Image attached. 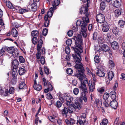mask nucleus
I'll list each match as a JSON object with an SVG mask.
<instances>
[{"mask_svg": "<svg viewBox=\"0 0 125 125\" xmlns=\"http://www.w3.org/2000/svg\"><path fill=\"white\" fill-rule=\"evenodd\" d=\"M80 54H79V55L77 54H73L72 56L76 64L75 66V67L76 69V72L78 73L77 74H75L74 76L78 78L81 83H84L83 79L85 75L84 73V70L83 65L81 62V59Z\"/></svg>", "mask_w": 125, "mask_h": 125, "instance_id": "obj_1", "label": "nucleus"}, {"mask_svg": "<svg viewBox=\"0 0 125 125\" xmlns=\"http://www.w3.org/2000/svg\"><path fill=\"white\" fill-rule=\"evenodd\" d=\"M73 39L75 40V47H72L75 52V54H77L79 55V54H81L83 52V47L82 45L83 44V39L81 35L78 34L77 35L74 36Z\"/></svg>", "mask_w": 125, "mask_h": 125, "instance_id": "obj_2", "label": "nucleus"}, {"mask_svg": "<svg viewBox=\"0 0 125 125\" xmlns=\"http://www.w3.org/2000/svg\"><path fill=\"white\" fill-rule=\"evenodd\" d=\"M79 88L81 92L82 96L83 97V99L85 103H86L87 100L86 94L88 93V91L86 85L84 83H82L79 85Z\"/></svg>", "mask_w": 125, "mask_h": 125, "instance_id": "obj_3", "label": "nucleus"}, {"mask_svg": "<svg viewBox=\"0 0 125 125\" xmlns=\"http://www.w3.org/2000/svg\"><path fill=\"white\" fill-rule=\"evenodd\" d=\"M52 5L53 7H51L49 9L50 10L48 11L46 15L49 17H51L53 14V12L56 9V7L58 6L60 3L59 0H54L52 2Z\"/></svg>", "mask_w": 125, "mask_h": 125, "instance_id": "obj_4", "label": "nucleus"}, {"mask_svg": "<svg viewBox=\"0 0 125 125\" xmlns=\"http://www.w3.org/2000/svg\"><path fill=\"white\" fill-rule=\"evenodd\" d=\"M81 106L78 103H75V104L73 106L69 107L68 110L69 112L70 113H72L73 111H75V110L78 109L80 110L81 109Z\"/></svg>", "mask_w": 125, "mask_h": 125, "instance_id": "obj_5", "label": "nucleus"}, {"mask_svg": "<svg viewBox=\"0 0 125 125\" xmlns=\"http://www.w3.org/2000/svg\"><path fill=\"white\" fill-rule=\"evenodd\" d=\"M87 25V24L85 23H82L81 25V33L84 38H85L87 36L86 32L87 30V28L86 27Z\"/></svg>", "mask_w": 125, "mask_h": 125, "instance_id": "obj_6", "label": "nucleus"}, {"mask_svg": "<svg viewBox=\"0 0 125 125\" xmlns=\"http://www.w3.org/2000/svg\"><path fill=\"white\" fill-rule=\"evenodd\" d=\"M96 21L99 23H102L104 22L105 17L103 14L101 13L98 14L96 17Z\"/></svg>", "mask_w": 125, "mask_h": 125, "instance_id": "obj_7", "label": "nucleus"}, {"mask_svg": "<svg viewBox=\"0 0 125 125\" xmlns=\"http://www.w3.org/2000/svg\"><path fill=\"white\" fill-rule=\"evenodd\" d=\"M101 49L102 51L105 52H108L110 55H112V52L110 50L109 47L105 44H103L102 45Z\"/></svg>", "mask_w": 125, "mask_h": 125, "instance_id": "obj_8", "label": "nucleus"}, {"mask_svg": "<svg viewBox=\"0 0 125 125\" xmlns=\"http://www.w3.org/2000/svg\"><path fill=\"white\" fill-rule=\"evenodd\" d=\"M88 7L87 6H85V7L82 6L80 8L79 12L81 14L83 13L85 14L87 13H89L88 12Z\"/></svg>", "mask_w": 125, "mask_h": 125, "instance_id": "obj_9", "label": "nucleus"}, {"mask_svg": "<svg viewBox=\"0 0 125 125\" xmlns=\"http://www.w3.org/2000/svg\"><path fill=\"white\" fill-rule=\"evenodd\" d=\"M102 30L103 31L107 32L109 30V26L107 22L104 23L102 25Z\"/></svg>", "mask_w": 125, "mask_h": 125, "instance_id": "obj_10", "label": "nucleus"}, {"mask_svg": "<svg viewBox=\"0 0 125 125\" xmlns=\"http://www.w3.org/2000/svg\"><path fill=\"white\" fill-rule=\"evenodd\" d=\"M88 86L89 91L91 92L94 91L95 89V83L94 82H92L90 81L88 83Z\"/></svg>", "mask_w": 125, "mask_h": 125, "instance_id": "obj_11", "label": "nucleus"}, {"mask_svg": "<svg viewBox=\"0 0 125 125\" xmlns=\"http://www.w3.org/2000/svg\"><path fill=\"white\" fill-rule=\"evenodd\" d=\"M121 3V0H115L112 2L113 5L115 7L118 8L120 6Z\"/></svg>", "mask_w": 125, "mask_h": 125, "instance_id": "obj_12", "label": "nucleus"}, {"mask_svg": "<svg viewBox=\"0 0 125 125\" xmlns=\"http://www.w3.org/2000/svg\"><path fill=\"white\" fill-rule=\"evenodd\" d=\"M64 96L65 100L67 101H70V102H72L73 99V97L70 96V95L67 93L65 94Z\"/></svg>", "mask_w": 125, "mask_h": 125, "instance_id": "obj_13", "label": "nucleus"}, {"mask_svg": "<svg viewBox=\"0 0 125 125\" xmlns=\"http://www.w3.org/2000/svg\"><path fill=\"white\" fill-rule=\"evenodd\" d=\"M117 102L115 100H113L110 103V105L114 109L117 108Z\"/></svg>", "mask_w": 125, "mask_h": 125, "instance_id": "obj_14", "label": "nucleus"}, {"mask_svg": "<svg viewBox=\"0 0 125 125\" xmlns=\"http://www.w3.org/2000/svg\"><path fill=\"white\" fill-rule=\"evenodd\" d=\"M89 13H87L85 14V17H83V22L82 23L87 24L89 23V21L88 16L89 15Z\"/></svg>", "mask_w": 125, "mask_h": 125, "instance_id": "obj_15", "label": "nucleus"}, {"mask_svg": "<svg viewBox=\"0 0 125 125\" xmlns=\"http://www.w3.org/2000/svg\"><path fill=\"white\" fill-rule=\"evenodd\" d=\"M96 74L98 76L102 77H104L105 76L104 72L100 69H98Z\"/></svg>", "mask_w": 125, "mask_h": 125, "instance_id": "obj_16", "label": "nucleus"}, {"mask_svg": "<svg viewBox=\"0 0 125 125\" xmlns=\"http://www.w3.org/2000/svg\"><path fill=\"white\" fill-rule=\"evenodd\" d=\"M47 88L44 89V92L46 93L49 92L50 91H52L53 90V87L50 83H49L47 86Z\"/></svg>", "mask_w": 125, "mask_h": 125, "instance_id": "obj_17", "label": "nucleus"}, {"mask_svg": "<svg viewBox=\"0 0 125 125\" xmlns=\"http://www.w3.org/2000/svg\"><path fill=\"white\" fill-rule=\"evenodd\" d=\"M112 48L116 50L119 47L118 43L115 41L113 42L111 44Z\"/></svg>", "mask_w": 125, "mask_h": 125, "instance_id": "obj_18", "label": "nucleus"}, {"mask_svg": "<svg viewBox=\"0 0 125 125\" xmlns=\"http://www.w3.org/2000/svg\"><path fill=\"white\" fill-rule=\"evenodd\" d=\"M19 62L17 60H14L12 62V65L13 68L16 69L18 67L19 64Z\"/></svg>", "mask_w": 125, "mask_h": 125, "instance_id": "obj_19", "label": "nucleus"}, {"mask_svg": "<svg viewBox=\"0 0 125 125\" xmlns=\"http://www.w3.org/2000/svg\"><path fill=\"white\" fill-rule=\"evenodd\" d=\"M107 74L109 80H111L114 75V72L112 71H109Z\"/></svg>", "mask_w": 125, "mask_h": 125, "instance_id": "obj_20", "label": "nucleus"}, {"mask_svg": "<svg viewBox=\"0 0 125 125\" xmlns=\"http://www.w3.org/2000/svg\"><path fill=\"white\" fill-rule=\"evenodd\" d=\"M95 103L98 108H100L101 107L102 105V102L101 100L96 99L95 101Z\"/></svg>", "mask_w": 125, "mask_h": 125, "instance_id": "obj_21", "label": "nucleus"}, {"mask_svg": "<svg viewBox=\"0 0 125 125\" xmlns=\"http://www.w3.org/2000/svg\"><path fill=\"white\" fill-rule=\"evenodd\" d=\"M11 34L13 36L16 37L18 35V33L17 31L14 28H13L11 30Z\"/></svg>", "mask_w": 125, "mask_h": 125, "instance_id": "obj_22", "label": "nucleus"}, {"mask_svg": "<svg viewBox=\"0 0 125 125\" xmlns=\"http://www.w3.org/2000/svg\"><path fill=\"white\" fill-rule=\"evenodd\" d=\"M65 121L67 125H73L74 124V120L71 118L69 119V120L66 119L65 120Z\"/></svg>", "mask_w": 125, "mask_h": 125, "instance_id": "obj_23", "label": "nucleus"}, {"mask_svg": "<svg viewBox=\"0 0 125 125\" xmlns=\"http://www.w3.org/2000/svg\"><path fill=\"white\" fill-rule=\"evenodd\" d=\"M31 10L34 11H36L37 8V5L36 3L35 2L33 3L31 5Z\"/></svg>", "mask_w": 125, "mask_h": 125, "instance_id": "obj_24", "label": "nucleus"}, {"mask_svg": "<svg viewBox=\"0 0 125 125\" xmlns=\"http://www.w3.org/2000/svg\"><path fill=\"white\" fill-rule=\"evenodd\" d=\"M110 94L113 100H115L116 97V93L114 91H112L110 93Z\"/></svg>", "mask_w": 125, "mask_h": 125, "instance_id": "obj_25", "label": "nucleus"}, {"mask_svg": "<svg viewBox=\"0 0 125 125\" xmlns=\"http://www.w3.org/2000/svg\"><path fill=\"white\" fill-rule=\"evenodd\" d=\"M26 88V85L24 82H22L19 84V89H25Z\"/></svg>", "mask_w": 125, "mask_h": 125, "instance_id": "obj_26", "label": "nucleus"}, {"mask_svg": "<svg viewBox=\"0 0 125 125\" xmlns=\"http://www.w3.org/2000/svg\"><path fill=\"white\" fill-rule=\"evenodd\" d=\"M43 44V41L41 40H40L38 42L37 46V50L40 51Z\"/></svg>", "mask_w": 125, "mask_h": 125, "instance_id": "obj_27", "label": "nucleus"}, {"mask_svg": "<svg viewBox=\"0 0 125 125\" xmlns=\"http://www.w3.org/2000/svg\"><path fill=\"white\" fill-rule=\"evenodd\" d=\"M33 87L35 90L40 91L42 89V86L41 85L37 84L36 85H34Z\"/></svg>", "mask_w": 125, "mask_h": 125, "instance_id": "obj_28", "label": "nucleus"}, {"mask_svg": "<svg viewBox=\"0 0 125 125\" xmlns=\"http://www.w3.org/2000/svg\"><path fill=\"white\" fill-rule=\"evenodd\" d=\"M6 4L7 6L9 8L11 9H14V7L10 1H7L6 2Z\"/></svg>", "mask_w": 125, "mask_h": 125, "instance_id": "obj_29", "label": "nucleus"}, {"mask_svg": "<svg viewBox=\"0 0 125 125\" xmlns=\"http://www.w3.org/2000/svg\"><path fill=\"white\" fill-rule=\"evenodd\" d=\"M112 32L115 35H117L118 34V29L116 27H114L112 29Z\"/></svg>", "mask_w": 125, "mask_h": 125, "instance_id": "obj_30", "label": "nucleus"}, {"mask_svg": "<svg viewBox=\"0 0 125 125\" xmlns=\"http://www.w3.org/2000/svg\"><path fill=\"white\" fill-rule=\"evenodd\" d=\"M125 24V21L122 20H119L118 22V26L121 28H123L124 27Z\"/></svg>", "mask_w": 125, "mask_h": 125, "instance_id": "obj_31", "label": "nucleus"}, {"mask_svg": "<svg viewBox=\"0 0 125 125\" xmlns=\"http://www.w3.org/2000/svg\"><path fill=\"white\" fill-rule=\"evenodd\" d=\"M7 50L8 52L10 53L13 52L16 50H15L14 48L13 47H8L7 48Z\"/></svg>", "mask_w": 125, "mask_h": 125, "instance_id": "obj_32", "label": "nucleus"}, {"mask_svg": "<svg viewBox=\"0 0 125 125\" xmlns=\"http://www.w3.org/2000/svg\"><path fill=\"white\" fill-rule=\"evenodd\" d=\"M25 72V69L22 68H19V73L20 75H21L23 74Z\"/></svg>", "mask_w": 125, "mask_h": 125, "instance_id": "obj_33", "label": "nucleus"}, {"mask_svg": "<svg viewBox=\"0 0 125 125\" xmlns=\"http://www.w3.org/2000/svg\"><path fill=\"white\" fill-rule=\"evenodd\" d=\"M17 75V73L16 69H14L12 70V75L13 77H15Z\"/></svg>", "mask_w": 125, "mask_h": 125, "instance_id": "obj_34", "label": "nucleus"}, {"mask_svg": "<svg viewBox=\"0 0 125 125\" xmlns=\"http://www.w3.org/2000/svg\"><path fill=\"white\" fill-rule=\"evenodd\" d=\"M31 34L32 36L33 37H37L38 35V31H34L31 32Z\"/></svg>", "mask_w": 125, "mask_h": 125, "instance_id": "obj_35", "label": "nucleus"}, {"mask_svg": "<svg viewBox=\"0 0 125 125\" xmlns=\"http://www.w3.org/2000/svg\"><path fill=\"white\" fill-rule=\"evenodd\" d=\"M121 10H120L116 9L115 11V14L117 16H119L121 15Z\"/></svg>", "mask_w": 125, "mask_h": 125, "instance_id": "obj_36", "label": "nucleus"}, {"mask_svg": "<svg viewBox=\"0 0 125 125\" xmlns=\"http://www.w3.org/2000/svg\"><path fill=\"white\" fill-rule=\"evenodd\" d=\"M68 113V110L67 108L64 107L63 109L62 110V114L63 115H67Z\"/></svg>", "mask_w": 125, "mask_h": 125, "instance_id": "obj_37", "label": "nucleus"}, {"mask_svg": "<svg viewBox=\"0 0 125 125\" xmlns=\"http://www.w3.org/2000/svg\"><path fill=\"white\" fill-rule=\"evenodd\" d=\"M105 7V4L104 2L102 1L100 4V8L101 10H104Z\"/></svg>", "mask_w": 125, "mask_h": 125, "instance_id": "obj_38", "label": "nucleus"}, {"mask_svg": "<svg viewBox=\"0 0 125 125\" xmlns=\"http://www.w3.org/2000/svg\"><path fill=\"white\" fill-rule=\"evenodd\" d=\"M78 102L76 103H78L79 105L81 106V108L82 107L81 104H83V99L82 97H79L77 99Z\"/></svg>", "mask_w": 125, "mask_h": 125, "instance_id": "obj_39", "label": "nucleus"}, {"mask_svg": "<svg viewBox=\"0 0 125 125\" xmlns=\"http://www.w3.org/2000/svg\"><path fill=\"white\" fill-rule=\"evenodd\" d=\"M29 10V9L28 10H26L25 9V8H21L19 12L20 13L22 14L24 13L27 12V11Z\"/></svg>", "mask_w": 125, "mask_h": 125, "instance_id": "obj_40", "label": "nucleus"}, {"mask_svg": "<svg viewBox=\"0 0 125 125\" xmlns=\"http://www.w3.org/2000/svg\"><path fill=\"white\" fill-rule=\"evenodd\" d=\"M108 123L107 120L104 119L103 120L102 122L100 123V125H107Z\"/></svg>", "mask_w": 125, "mask_h": 125, "instance_id": "obj_41", "label": "nucleus"}, {"mask_svg": "<svg viewBox=\"0 0 125 125\" xmlns=\"http://www.w3.org/2000/svg\"><path fill=\"white\" fill-rule=\"evenodd\" d=\"M67 73L69 75L73 73V70L70 68H68L66 70Z\"/></svg>", "mask_w": 125, "mask_h": 125, "instance_id": "obj_42", "label": "nucleus"}, {"mask_svg": "<svg viewBox=\"0 0 125 125\" xmlns=\"http://www.w3.org/2000/svg\"><path fill=\"white\" fill-rule=\"evenodd\" d=\"M109 96V94L107 93H105L103 96V98L104 100H106L107 99Z\"/></svg>", "mask_w": 125, "mask_h": 125, "instance_id": "obj_43", "label": "nucleus"}, {"mask_svg": "<svg viewBox=\"0 0 125 125\" xmlns=\"http://www.w3.org/2000/svg\"><path fill=\"white\" fill-rule=\"evenodd\" d=\"M50 83V82H48L47 81L46 79L43 78V84L44 85V86H48V83Z\"/></svg>", "mask_w": 125, "mask_h": 125, "instance_id": "obj_44", "label": "nucleus"}, {"mask_svg": "<svg viewBox=\"0 0 125 125\" xmlns=\"http://www.w3.org/2000/svg\"><path fill=\"white\" fill-rule=\"evenodd\" d=\"M65 53L68 55L69 54L70 52V49L69 47L67 46L65 48Z\"/></svg>", "mask_w": 125, "mask_h": 125, "instance_id": "obj_45", "label": "nucleus"}, {"mask_svg": "<svg viewBox=\"0 0 125 125\" xmlns=\"http://www.w3.org/2000/svg\"><path fill=\"white\" fill-rule=\"evenodd\" d=\"M94 62L97 63H98L99 62V58L98 56H95L94 58Z\"/></svg>", "mask_w": 125, "mask_h": 125, "instance_id": "obj_46", "label": "nucleus"}, {"mask_svg": "<svg viewBox=\"0 0 125 125\" xmlns=\"http://www.w3.org/2000/svg\"><path fill=\"white\" fill-rule=\"evenodd\" d=\"M19 60L20 62L21 63H23L25 61V60L23 58V57L22 56H20L19 58Z\"/></svg>", "mask_w": 125, "mask_h": 125, "instance_id": "obj_47", "label": "nucleus"}, {"mask_svg": "<svg viewBox=\"0 0 125 125\" xmlns=\"http://www.w3.org/2000/svg\"><path fill=\"white\" fill-rule=\"evenodd\" d=\"M14 90L15 89L14 87H10L9 91V93L10 94H12L13 93Z\"/></svg>", "mask_w": 125, "mask_h": 125, "instance_id": "obj_48", "label": "nucleus"}, {"mask_svg": "<svg viewBox=\"0 0 125 125\" xmlns=\"http://www.w3.org/2000/svg\"><path fill=\"white\" fill-rule=\"evenodd\" d=\"M99 43L103 44L104 42L105 41L104 39L102 38H100L98 40Z\"/></svg>", "mask_w": 125, "mask_h": 125, "instance_id": "obj_49", "label": "nucleus"}, {"mask_svg": "<svg viewBox=\"0 0 125 125\" xmlns=\"http://www.w3.org/2000/svg\"><path fill=\"white\" fill-rule=\"evenodd\" d=\"M62 105V103L60 101H57L56 105V107L58 108H60L61 106Z\"/></svg>", "mask_w": 125, "mask_h": 125, "instance_id": "obj_50", "label": "nucleus"}, {"mask_svg": "<svg viewBox=\"0 0 125 125\" xmlns=\"http://www.w3.org/2000/svg\"><path fill=\"white\" fill-rule=\"evenodd\" d=\"M48 32V30L46 28L44 29L42 31V34L43 35L45 36L46 35Z\"/></svg>", "mask_w": 125, "mask_h": 125, "instance_id": "obj_51", "label": "nucleus"}, {"mask_svg": "<svg viewBox=\"0 0 125 125\" xmlns=\"http://www.w3.org/2000/svg\"><path fill=\"white\" fill-rule=\"evenodd\" d=\"M32 43L34 44H36L37 42V40L36 37H34L33 38L32 40Z\"/></svg>", "mask_w": 125, "mask_h": 125, "instance_id": "obj_52", "label": "nucleus"}, {"mask_svg": "<svg viewBox=\"0 0 125 125\" xmlns=\"http://www.w3.org/2000/svg\"><path fill=\"white\" fill-rule=\"evenodd\" d=\"M46 96V98L48 99H51L53 98L52 95L50 93L47 94Z\"/></svg>", "mask_w": 125, "mask_h": 125, "instance_id": "obj_53", "label": "nucleus"}, {"mask_svg": "<svg viewBox=\"0 0 125 125\" xmlns=\"http://www.w3.org/2000/svg\"><path fill=\"white\" fill-rule=\"evenodd\" d=\"M72 42V40L71 39H68L66 41V43L68 45H70Z\"/></svg>", "mask_w": 125, "mask_h": 125, "instance_id": "obj_54", "label": "nucleus"}, {"mask_svg": "<svg viewBox=\"0 0 125 125\" xmlns=\"http://www.w3.org/2000/svg\"><path fill=\"white\" fill-rule=\"evenodd\" d=\"M109 63L110 64V66H111L112 68H113L115 66V63L112 61L111 60H109Z\"/></svg>", "mask_w": 125, "mask_h": 125, "instance_id": "obj_55", "label": "nucleus"}, {"mask_svg": "<svg viewBox=\"0 0 125 125\" xmlns=\"http://www.w3.org/2000/svg\"><path fill=\"white\" fill-rule=\"evenodd\" d=\"M79 92V89L77 88H74L73 91V93L74 94L77 95L78 94Z\"/></svg>", "mask_w": 125, "mask_h": 125, "instance_id": "obj_56", "label": "nucleus"}, {"mask_svg": "<svg viewBox=\"0 0 125 125\" xmlns=\"http://www.w3.org/2000/svg\"><path fill=\"white\" fill-rule=\"evenodd\" d=\"M37 51V52L36 54V57L37 59H39L41 56V52H40V51Z\"/></svg>", "mask_w": 125, "mask_h": 125, "instance_id": "obj_57", "label": "nucleus"}, {"mask_svg": "<svg viewBox=\"0 0 125 125\" xmlns=\"http://www.w3.org/2000/svg\"><path fill=\"white\" fill-rule=\"evenodd\" d=\"M41 62L42 64H44L45 62V59L43 56H42L41 58Z\"/></svg>", "mask_w": 125, "mask_h": 125, "instance_id": "obj_58", "label": "nucleus"}, {"mask_svg": "<svg viewBox=\"0 0 125 125\" xmlns=\"http://www.w3.org/2000/svg\"><path fill=\"white\" fill-rule=\"evenodd\" d=\"M73 33V31L70 30L68 31L67 32L68 35L69 37L72 36Z\"/></svg>", "mask_w": 125, "mask_h": 125, "instance_id": "obj_59", "label": "nucleus"}, {"mask_svg": "<svg viewBox=\"0 0 125 125\" xmlns=\"http://www.w3.org/2000/svg\"><path fill=\"white\" fill-rule=\"evenodd\" d=\"M50 21V20H49V21H45L44 23V25L45 27H48Z\"/></svg>", "mask_w": 125, "mask_h": 125, "instance_id": "obj_60", "label": "nucleus"}, {"mask_svg": "<svg viewBox=\"0 0 125 125\" xmlns=\"http://www.w3.org/2000/svg\"><path fill=\"white\" fill-rule=\"evenodd\" d=\"M18 53V51L16 50H15V51L14 52H12V54L13 57H15L17 56Z\"/></svg>", "mask_w": 125, "mask_h": 125, "instance_id": "obj_61", "label": "nucleus"}, {"mask_svg": "<svg viewBox=\"0 0 125 125\" xmlns=\"http://www.w3.org/2000/svg\"><path fill=\"white\" fill-rule=\"evenodd\" d=\"M44 68V72L45 73L47 74L48 75L49 73V69L46 67H45Z\"/></svg>", "mask_w": 125, "mask_h": 125, "instance_id": "obj_62", "label": "nucleus"}, {"mask_svg": "<svg viewBox=\"0 0 125 125\" xmlns=\"http://www.w3.org/2000/svg\"><path fill=\"white\" fill-rule=\"evenodd\" d=\"M5 52V49L2 48L0 51V56L3 55Z\"/></svg>", "mask_w": 125, "mask_h": 125, "instance_id": "obj_63", "label": "nucleus"}, {"mask_svg": "<svg viewBox=\"0 0 125 125\" xmlns=\"http://www.w3.org/2000/svg\"><path fill=\"white\" fill-rule=\"evenodd\" d=\"M97 33L96 32H94L93 34V38L94 40H95L97 37Z\"/></svg>", "mask_w": 125, "mask_h": 125, "instance_id": "obj_64", "label": "nucleus"}]
</instances>
